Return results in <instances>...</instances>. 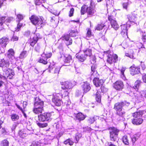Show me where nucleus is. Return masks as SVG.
<instances>
[{
  "instance_id": "nucleus-1",
  "label": "nucleus",
  "mask_w": 146,
  "mask_h": 146,
  "mask_svg": "<svg viewBox=\"0 0 146 146\" xmlns=\"http://www.w3.org/2000/svg\"><path fill=\"white\" fill-rule=\"evenodd\" d=\"M30 19L32 23L35 25H37L38 29L40 28L42 26L43 22L41 18L32 15Z\"/></svg>"
},
{
  "instance_id": "nucleus-2",
  "label": "nucleus",
  "mask_w": 146,
  "mask_h": 146,
  "mask_svg": "<svg viewBox=\"0 0 146 146\" xmlns=\"http://www.w3.org/2000/svg\"><path fill=\"white\" fill-rule=\"evenodd\" d=\"M110 137L111 141H115L117 140V135L119 131L115 127H110L109 129Z\"/></svg>"
},
{
  "instance_id": "nucleus-3",
  "label": "nucleus",
  "mask_w": 146,
  "mask_h": 146,
  "mask_svg": "<svg viewBox=\"0 0 146 146\" xmlns=\"http://www.w3.org/2000/svg\"><path fill=\"white\" fill-rule=\"evenodd\" d=\"M62 98V95L60 94H54L53 95L52 100L55 104L57 106H60L62 104L61 99Z\"/></svg>"
},
{
  "instance_id": "nucleus-4",
  "label": "nucleus",
  "mask_w": 146,
  "mask_h": 146,
  "mask_svg": "<svg viewBox=\"0 0 146 146\" xmlns=\"http://www.w3.org/2000/svg\"><path fill=\"white\" fill-rule=\"evenodd\" d=\"M62 83V88L63 90H64V97L68 98V95L69 94L68 91L73 87V86L72 83L69 82H63Z\"/></svg>"
},
{
  "instance_id": "nucleus-5",
  "label": "nucleus",
  "mask_w": 146,
  "mask_h": 146,
  "mask_svg": "<svg viewBox=\"0 0 146 146\" xmlns=\"http://www.w3.org/2000/svg\"><path fill=\"white\" fill-rule=\"evenodd\" d=\"M9 65V61L4 59H0V67H2L4 71L6 70L7 71V69Z\"/></svg>"
},
{
  "instance_id": "nucleus-6",
  "label": "nucleus",
  "mask_w": 146,
  "mask_h": 146,
  "mask_svg": "<svg viewBox=\"0 0 146 146\" xmlns=\"http://www.w3.org/2000/svg\"><path fill=\"white\" fill-rule=\"evenodd\" d=\"M125 111L124 109L116 111L117 116L116 117L118 121H123L125 119L124 118Z\"/></svg>"
},
{
  "instance_id": "nucleus-7",
  "label": "nucleus",
  "mask_w": 146,
  "mask_h": 146,
  "mask_svg": "<svg viewBox=\"0 0 146 146\" xmlns=\"http://www.w3.org/2000/svg\"><path fill=\"white\" fill-rule=\"evenodd\" d=\"M14 52L13 49H10L8 51L7 56L10 61L12 63L13 62L16 60V58L14 56Z\"/></svg>"
},
{
  "instance_id": "nucleus-8",
  "label": "nucleus",
  "mask_w": 146,
  "mask_h": 146,
  "mask_svg": "<svg viewBox=\"0 0 146 146\" xmlns=\"http://www.w3.org/2000/svg\"><path fill=\"white\" fill-rule=\"evenodd\" d=\"M130 71L131 75H134L140 73V69L138 67H136L134 65H133L130 67Z\"/></svg>"
},
{
  "instance_id": "nucleus-9",
  "label": "nucleus",
  "mask_w": 146,
  "mask_h": 146,
  "mask_svg": "<svg viewBox=\"0 0 146 146\" xmlns=\"http://www.w3.org/2000/svg\"><path fill=\"white\" fill-rule=\"evenodd\" d=\"M43 102L39 99V98H36L34 104V108H41L42 109H43Z\"/></svg>"
},
{
  "instance_id": "nucleus-10",
  "label": "nucleus",
  "mask_w": 146,
  "mask_h": 146,
  "mask_svg": "<svg viewBox=\"0 0 146 146\" xmlns=\"http://www.w3.org/2000/svg\"><path fill=\"white\" fill-rule=\"evenodd\" d=\"M95 12L94 9V6L93 5L92 1H91L90 6L89 7H88L87 12L88 16L90 17L92 16Z\"/></svg>"
},
{
  "instance_id": "nucleus-11",
  "label": "nucleus",
  "mask_w": 146,
  "mask_h": 146,
  "mask_svg": "<svg viewBox=\"0 0 146 146\" xmlns=\"http://www.w3.org/2000/svg\"><path fill=\"white\" fill-rule=\"evenodd\" d=\"M65 59L64 60L65 66L71 65L73 62L71 56L70 55H66L65 56Z\"/></svg>"
},
{
  "instance_id": "nucleus-12",
  "label": "nucleus",
  "mask_w": 146,
  "mask_h": 146,
  "mask_svg": "<svg viewBox=\"0 0 146 146\" xmlns=\"http://www.w3.org/2000/svg\"><path fill=\"white\" fill-rule=\"evenodd\" d=\"M124 85L122 81H118L116 82L113 85L114 88L116 90H120L123 87Z\"/></svg>"
},
{
  "instance_id": "nucleus-13",
  "label": "nucleus",
  "mask_w": 146,
  "mask_h": 146,
  "mask_svg": "<svg viewBox=\"0 0 146 146\" xmlns=\"http://www.w3.org/2000/svg\"><path fill=\"white\" fill-rule=\"evenodd\" d=\"M41 37L38 33L36 34L35 35L34 37L32 39L30 40V45L33 46L36 43L38 39L41 38Z\"/></svg>"
},
{
  "instance_id": "nucleus-14",
  "label": "nucleus",
  "mask_w": 146,
  "mask_h": 146,
  "mask_svg": "<svg viewBox=\"0 0 146 146\" xmlns=\"http://www.w3.org/2000/svg\"><path fill=\"white\" fill-rule=\"evenodd\" d=\"M82 88L84 93H86L91 89V87L90 84L87 82H84L82 84Z\"/></svg>"
},
{
  "instance_id": "nucleus-15",
  "label": "nucleus",
  "mask_w": 146,
  "mask_h": 146,
  "mask_svg": "<svg viewBox=\"0 0 146 146\" xmlns=\"http://www.w3.org/2000/svg\"><path fill=\"white\" fill-rule=\"evenodd\" d=\"M9 41V38L6 37H3L0 39V44L1 46L4 48L5 47Z\"/></svg>"
},
{
  "instance_id": "nucleus-16",
  "label": "nucleus",
  "mask_w": 146,
  "mask_h": 146,
  "mask_svg": "<svg viewBox=\"0 0 146 146\" xmlns=\"http://www.w3.org/2000/svg\"><path fill=\"white\" fill-rule=\"evenodd\" d=\"M93 81L94 85L96 87L102 86L104 83V80H99L98 78H94Z\"/></svg>"
},
{
  "instance_id": "nucleus-17",
  "label": "nucleus",
  "mask_w": 146,
  "mask_h": 146,
  "mask_svg": "<svg viewBox=\"0 0 146 146\" xmlns=\"http://www.w3.org/2000/svg\"><path fill=\"white\" fill-rule=\"evenodd\" d=\"M132 122L134 125H139L142 123L143 122V119L141 118H135L132 120Z\"/></svg>"
},
{
  "instance_id": "nucleus-18",
  "label": "nucleus",
  "mask_w": 146,
  "mask_h": 146,
  "mask_svg": "<svg viewBox=\"0 0 146 146\" xmlns=\"http://www.w3.org/2000/svg\"><path fill=\"white\" fill-rule=\"evenodd\" d=\"M124 104L123 102L116 103L115 104L114 109L116 111L123 110V107L124 106Z\"/></svg>"
},
{
  "instance_id": "nucleus-19",
  "label": "nucleus",
  "mask_w": 146,
  "mask_h": 146,
  "mask_svg": "<svg viewBox=\"0 0 146 146\" xmlns=\"http://www.w3.org/2000/svg\"><path fill=\"white\" fill-rule=\"evenodd\" d=\"M137 14L135 13L131 14L128 15V18L130 22H135L137 20Z\"/></svg>"
},
{
  "instance_id": "nucleus-20",
  "label": "nucleus",
  "mask_w": 146,
  "mask_h": 146,
  "mask_svg": "<svg viewBox=\"0 0 146 146\" xmlns=\"http://www.w3.org/2000/svg\"><path fill=\"white\" fill-rule=\"evenodd\" d=\"M121 34L123 36L127 35V25H123L121 26Z\"/></svg>"
},
{
  "instance_id": "nucleus-21",
  "label": "nucleus",
  "mask_w": 146,
  "mask_h": 146,
  "mask_svg": "<svg viewBox=\"0 0 146 146\" xmlns=\"http://www.w3.org/2000/svg\"><path fill=\"white\" fill-rule=\"evenodd\" d=\"M62 39H65L66 40L65 42L67 45L71 44L72 42V40L71 38L68 35L64 36L62 38Z\"/></svg>"
},
{
  "instance_id": "nucleus-22",
  "label": "nucleus",
  "mask_w": 146,
  "mask_h": 146,
  "mask_svg": "<svg viewBox=\"0 0 146 146\" xmlns=\"http://www.w3.org/2000/svg\"><path fill=\"white\" fill-rule=\"evenodd\" d=\"M83 53L82 54H80L78 55L76 57L81 62L84 61L86 58V56Z\"/></svg>"
},
{
  "instance_id": "nucleus-23",
  "label": "nucleus",
  "mask_w": 146,
  "mask_h": 146,
  "mask_svg": "<svg viewBox=\"0 0 146 146\" xmlns=\"http://www.w3.org/2000/svg\"><path fill=\"white\" fill-rule=\"evenodd\" d=\"M143 111H139L138 112H136L133 114V116L135 118H140L143 115Z\"/></svg>"
},
{
  "instance_id": "nucleus-24",
  "label": "nucleus",
  "mask_w": 146,
  "mask_h": 146,
  "mask_svg": "<svg viewBox=\"0 0 146 146\" xmlns=\"http://www.w3.org/2000/svg\"><path fill=\"white\" fill-rule=\"evenodd\" d=\"M111 27L115 30H117L119 28V25L117 24L116 21L115 20L111 21Z\"/></svg>"
},
{
  "instance_id": "nucleus-25",
  "label": "nucleus",
  "mask_w": 146,
  "mask_h": 146,
  "mask_svg": "<svg viewBox=\"0 0 146 146\" xmlns=\"http://www.w3.org/2000/svg\"><path fill=\"white\" fill-rule=\"evenodd\" d=\"M45 55L44 54H42L41 55V57L39 60L38 62H39L42 63L44 64H46L47 62V59L45 57Z\"/></svg>"
},
{
  "instance_id": "nucleus-26",
  "label": "nucleus",
  "mask_w": 146,
  "mask_h": 146,
  "mask_svg": "<svg viewBox=\"0 0 146 146\" xmlns=\"http://www.w3.org/2000/svg\"><path fill=\"white\" fill-rule=\"evenodd\" d=\"M76 118L79 121L83 120L85 119V117L81 113H79L75 114Z\"/></svg>"
},
{
  "instance_id": "nucleus-27",
  "label": "nucleus",
  "mask_w": 146,
  "mask_h": 146,
  "mask_svg": "<svg viewBox=\"0 0 146 146\" xmlns=\"http://www.w3.org/2000/svg\"><path fill=\"white\" fill-rule=\"evenodd\" d=\"M101 92L97 91L95 94V98L96 101L99 103L101 102Z\"/></svg>"
},
{
  "instance_id": "nucleus-28",
  "label": "nucleus",
  "mask_w": 146,
  "mask_h": 146,
  "mask_svg": "<svg viewBox=\"0 0 146 146\" xmlns=\"http://www.w3.org/2000/svg\"><path fill=\"white\" fill-rule=\"evenodd\" d=\"M45 118L46 121H50L52 119V115L50 113H44Z\"/></svg>"
},
{
  "instance_id": "nucleus-29",
  "label": "nucleus",
  "mask_w": 146,
  "mask_h": 146,
  "mask_svg": "<svg viewBox=\"0 0 146 146\" xmlns=\"http://www.w3.org/2000/svg\"><path fill=\"white\" fill-rule=\"evenodd\" d=\"M43 109H42L41 108H34L33 109V111L35 113L38 114L41 113L43 111Z\"/></svg>"
},
{
  "instance_id": "nucleus-30",
  "label": "nucleus",
  "mask_w": 146,
  "mask_h": 146,
  "mask_svg": "<svg viewBox=\"0 0 146 146\" xmlns=\"http://www.w3.org/2000/svg\"><path fill=\"white\" fill-rule=\"evenodd\" d=\"M11 120L13 121H16L19 119V116L18 114L16 113H13L11 115Z\"/></svg>"
},
{
  "instance_id": "nucleus-31",
  "label": "nucleus",
  "mask_w": 146,
  "mask_h": 146,
  "mask_svg": "<svg viewBox=\"0 0 146 146\" xmlns=\"http://www.w3.org/2000/svg\"><path fill=\"white\" fill-rule=\"evenodd\" d=\"M126 69V68L124 67H122L121 70V77L124 80H125L126 79V77L124 74V72Z\"/></svg>"
},
{
  "instance_id": "nucleus-32",
  "label": "nucleus",
  "mask_w": 146,
  "mask_h": 146,
  "mask_svg": "<svg viewBox=\"0 0 146 146\" xmlns=\"http://www.w3.org/2000/svg\"><path fill=\"white\" fill-rule=\"evenodd\" d=\"M83 53L85 54V55L87 56H90L92 54V50L91 49H87L85 50H84Z\"/></svg>"
},
{
  "instance_id": "nucleus-33",
  "label": "nucleus",
  "mask_w": 146,
  "mask_h": 146,
  "mask_svg": "<svg viewBox=\"0 0 146 146\" xmlns=\"http://www.w3.org/2000/svg\"><path fill=\"white\" fill-rule=\"evenodd\" d=\"M141 82L140 80H137L134 83V86H133V88L137 90H138V89L140 86Z\"/></svg>"
},
{
  "instance_id": "nucleus-34",
  "label": "nucleus",
  "mask_w": 146,
  "mask_h": 146,
  "mask_svg": "<svg viewBox=\"0 0 146 146\" xmlns=\"http://www.w3.org/2000/svg\"><path fill=\"white\" fill-rule=\"evenodd\" d=\"M103 0H98V2H100L102 1ZM106 6L107 7H111L113 5V1L112 0H105Z\"/></svg>"
},
{
  "instance_id": "nucleus-35",
  "label": "nucleus",
  "mask_w": 146,
  "mask_h": 146,
  "mask_svg": "<svg viewBox=\"0 0 146 146\" xmlns=\"http://www.w3.org/2000/svg\"><path fill=\"white\" fill-rule=\"evenodd\" d=\"M93 37V35L91 32V31L90 29H88L86 34V38L87 39H89V38H92Z\"/></svg>"
},
{
  "instance_id": "nucleus-36",
  "label": "nucleus",
  "mask_w": 146,
  "mask_h": 146,
  "mask_svg": "<svg viewBox=\"0 0 146 146\" xmlns=\"http://www.w3.org/2000/svg\"><path fill=\"white\" fill-rule=\"evenodd\" d=\"M91 78H98L99 74L97 71H94V72H91Z\"/></svg>"
},
{
  "instance_id": "nucleus-37",
  "label": "nucleus",
  "mask_w": 146,
  "mask_h": 146,
  "mask_svg": "<svg viewBox=\"0 0 146 146\" xmlns=\"http://www.w3.org/2000/svg\"><path fill=\"white\" fill-rule=\"evenodd\" d=\"M43 144L40 141H33L32 143L31 146H42Z\"/></svg>"
},
{
  "instance_id": "nucleus-38",
  "label": "nucleus",
  "mask_w": 146,
  "mask_h": 146,
  "mask_svg": "<svg viewBox=\"0 0 146 146\" xmlns=\"http://www.w3.org/2000/svg\"><path fill=\"white\" fill-rule=\"evenodd\" d=\"M88 6L86 5H83L81 7V13L82 14H84L87 12Z\"/></svg>"
},
{
  "instance_id": "nucleus-39",
  "label": "nucleus",
  "mask_w": 146,
  "mask_h": 146,
  "mask_svg": "<svg viewBox=\"0 0 146 146\" xmlns=\"http://www.w3.org/2000/svg\"><path fill=\"white\" fill-rule=\"evenodd\" d=\"M107 62L110 64L112 63L113 62V58L112 55L111 54H109L108 56Z\"/></svg>"
},
{
  "instance_id": "nucleus-40",
  "label": "nucleus",
  "mask_w": 146,
  "mask_h": 146,
  "mask_svg": "<svg viewBox=\"0 0 146 146\" xmlns=\"http://www.w3.org/2000/svg\"><path fill=\"white\" fill-rule=\"evenodd\" d=\"M27 52L26 51H23L21 52L20 54L19 58L23 59L26 57L27 56Z\"/></svg>"
},
{
  "instance_id": "nucleus-41",
  "label": "nucleus",
  "mask_w": 146,
  "mask_h": 146,
  "mask_svg": "<svg viewBox=\"0 0 146 146\" xmlns=\"http://www.w3.org/2000/svg\"><path fill=\"white\" fill-rule=\"evenodd\" d=\"M123 141L125 145H128L129 144V141L127 139V136L125 135L123 137Z\"/></svg>"
},
{
  "instance_id": "nucleus-42",
  "label": "nucleus",
  "mask_w": 146,
  "mask_h": 146,
  "mask_svg": "<svg viewBox=\"0 0 146 146\" xmlns=\"http://www.w3.org/2000/svg\"><path fill=\"white\" fill-rule=\"evenodd\" d=\"M38 120L40 121H46L45 116H44V113L42 114H40L38 115Z\"/></svg>"
},
{
  "instance_id": "nucleus-43",
  "label": "nucleus",
  "mask_w": 146,
  "mask_h": 146,
  "mask_svg": "<svg viewBox=\"0 0 146 146\" xmlns=\"http://www.w3.org/2000/svg\"><path fill=\"white\" fill-rule=\"evenodd\" d=\"M37 124L39 127L41 128H43L46 127L48 125L47 123H41L37 122Z\"/></svg>"
},
{
  "instance_id": "nucleus-44",
  "label": "nucleus",
  "mask_w": 146,
  "mask_h": 146,
  "mask_svg": "<svg viewBox=\"0 0 146 146\" xmlns=\"http://www.w3.org/2000/svg\"><path fill=\"white\" fill-rule=\"evenodd\" d=\"M6 17L5 16H2L0 17V25H1L3 24L5 22V19Z\"/></svg>"
},
{
  "instance_id": "nucleus-45",
  "label": "nucleus",
  "mask_w": 146,
  "mask_h": 146,
  "mask_svg": "<svg viewBox=\"0 0 146 146\" xmlns=\"http://www.w3.org/2000/svg\"><path fill=\"white\" fill-rule=\"evenodd\" d=\"M105 26V25L103 24H98L96 27V29L97 30L100 31Z\"/></svg>"
},
{
  "instance_id": "nucleus-46",
  "label": "nucleus",
  "mask_w": 146,
  "mask_h": 146,
  "mask_svg": "<svg viewBox=\"0 0 146 146\" xmlns=\"http://www.w3.org/2000/svg\"><path fill=\"white\" fill-rule=\"evenodd\" d=\"M1 146H9V142L6 140H4L1 143Z\"/></svg>"
},
{
  "instance_id": "nucleus-47",
  "label": "nucleus",
  "mask_w": 146,
  "mask_h": 146,
  "mask_svg": "<svg viewBox=\"0 0 146 146\" xmlns=\"http://www.w3.org/2000/svg\"><path fill=\"white\" fill-rule=\"evenodd\" d=\"M15 73L11 71L9 72L7 76V78L9 79H11L14 75Z\"/></svg>"
},
{
  "instance_id": "nucleus-48",
  "label": "nucleus",
  "mask_w": 146,
  "mask_h": 146,
  "mask_svg": "<svg viewBox=\"0 0 146 146\" xmlns=\"http://www.w3.org/2000/svg\"><path fill=\"white\" fill-rule=\"evenodd\" d=\"M90 57L91 63L94 64L96 62V57L94 56H90Z\"/></svg>"
},
{
  "instance_id": "nucleus-49",
  "label": "nucleus",
  "mask_w": 146,
  "mask_h": 146,
  "mask_svg": "<svg viewBox=\"0 0 146 146\" xmlns=\"http://www.w3.org/2000/svg\"><path fill=\"white\" fill-rule=\"evenodd\" d=\"M77 34L78 33L77 32L74 30H71L69 33V35L75 37L76 36Z\"/></svg>"
},
{
  "instance_id": "nucleus-50",
  "label": "nucleus",
  "mask_w": 146,
  "mask_h": 146,
  "mask_svg": "<svg viewBox=\"0 0 146 146\" xmlns=\"http://www.w3.org/2000/svg\"><path fill=\"white\" fill-rule=\"evenodd\" d=\"M140 95L143 98L146 99V90H143L140 92Z\"/></svg>"
},
{
  "instance_id": "nucleus-51",
  "label": "nucleus",
  "mask_w": 146,
  "mask_h": 146,
  "mask_svg": "<svg viewBox=\"0 0 146 146\" xmlns=\"http://www.w3.org/2000/svg\"><path fill=\"white\" fill-rule=\"evenodd\" d=\"M19 133L20 137L23 138L25 137L27 135L26 133H25L23 132V131L22 130H20L19 131Z\"/></svg>"
},
{
  "instance_id": "nucleus-52",
  "label": "nucleus",
  "mask_w": 146,
  "mask_h": 146,
  "mask_svg": "<svg viewBox=\"0 0 146 146\" xmlns=\"http://www.w3.org/2000/svg\"><path fill=\"white\" fill-rule=\"evenodd\" d=\"M16 105L17 107L22 111V113H23V115L24 116L25 118H26L27 117V115L24 113V111L23 110L22 108L19 105L17 104H16Z\"/></svg>"
},
{
  "instance_id": "nucleus-53",
  "label": "nucleus",
  "mask_w": 146,
  "mask_h": 146,
  "mask_svg": "<svg viewBox=\"0 0 146 146\" xmlns=\"http://www.w3.org/2000/svg\"><path fill=\"white\" fill-rule=\"evenodd\" d=\"M46 0H35V3L36 5H39L41 3H44Z\"/></svg>"
},
{
  "instance_id": "nucleus-54",
  "label": "nucleus",
  "mask_w": 146,
  "mask_h": 146,
  "mask_svg": "<svg viewBox=\"0 0 146 146\" xmlns=\"http://www.w3.org/2000/svg\"><path fill=\"white\" fill-rule=\"evenodd\" d=\"M131 54L129 53H127L125 54V55L126 56L129 57L130 58H133L134 57L133 55V51L131 50Z\"/></svg>"
},
{
  "instance_id": "nucleus-55",
  "label": "nucleus",
  "mask_w": 146,
  "mask_h": 146,
  "mask_svg": "<svg viewBox=\"0 0 146 146\" xmlns=\"http://www.w3.org/2000/svg\"><path fill=\"white\" fill-rule=\"evenodd\" d=\"M112 55L113 56V62H116L118 60L117 56L115 54H113Z\"/></svg>"
},
{
  "instance_id": "nucleus-56",
  "label": "nucleus",
  "mask_w": 146,
  "mask_h": 146,
  "mask_svg": "<svg viewBox=\"0 0 146 146\" xmlns=\"http://www.w3.org/2000/svg\"><path fill=\"white\" fill-rule=\"evenodd\" d=\"M19 39V37L16 35H13L11 38V40L13 41H17Z\"/></svg>"
},
{
  "instance_id": "nucleus-57",
  "label": "nucleus",
  "mask_w": 146,
  "mask_h": 146,
  "mask_svg": "<svg viewBox=\"0 0 146 146\" xmlns=\"http://www.w3.org/2000/svg\"><path fill=\"white\" fill-rule=\"evenodd\" d=\"M13 19L12 17H8L7 19L5 20V23H6V24L7 25V23H9L11 22V21H12L13 20Z\"/></svg>"
},
{
  "instance_id": "nucleus-58",
  "label": "nucleus",
  "mask_w": 146,
  "mask_h": 146,
  "mask_svg": "<svg viewBox=\"0 0 146 146\" xmlns=\"http://www.w3.org/2000/svg\"><path fill=\"white\" fill-rule=\"evenodd\" d=\"M132 141L133 143H134L137 141L136 135H133L131 136Z\"/></svg>"
},
{
  "instance_id": "nucleus-59",
  "label": "nucleus",
  "mask_w": 146,
  "mask_h": 146,
  "mask_svg": "<svg viewBox=\"0 0 146 146\" xmlns=\"http://www.w3.org/2000/svg\"><path fill=\"white\" fill-rule=\"evenodd\" d=\"M22 25V24L20 23L19 22V23L17 24V28L16 29L15 31H19Z\"/></svg>"
},
{
  "instance_id": "nucleus-60",
  "label": "nucleus",
  "mask_w": 146,
  "mask_h": 146,
  "mask_svg": "<svg viewBox=\"0 0 146 146\" xmlns=\"http://www.w3.org/2000/svg\"><path fill=\"white\" fill-rule=\"evenodd\" d=\"M17 17L18 19L19 22L21 20H22L23 18V16L21 14H18Z\"/></svg>"
},
{
  "instance_id": "nucleus-61",
  "label": "nucleus",
  "mask_w": 146,
  "mask_h": 146,
  "mask_svg": "<svg viewBox=\"0 0 146 146\" xmlns=\"http://www.w3.org/2000/svg\"><path fill=\"white\" fill-rule=\"evenodd\" d=\"M137 46L139 49L143 47V45L142 43L139 42L137 43Z\"/></svg>"
},
{
  "instance_id": "nucleus-62",
  "label": "nucleus",
  "mask_w": 146,
  "mask_h": 146,
  "mask_svg": "<svg viewBox=\"0 0 146 146\" xmlns=\"http://www.w3.org/2000/svg\"><path fill=\"white\" fill-rule=\"evenodd\" d=\"M43 54H44L45 55V57L47 59L48 58H50L52 56V53L51 52H50L48 53H45L44 52Z\"/></svg>"
},
{
  "instance_id": "nucleus-63",
  "label": "nucleus",
  "mask_w": 146,
  "mask_h": 146,
  "mask_svg": "<svg viewBox=\"0 0 146 146\" xmlns=\"http://www.w3.org/2000/svg\"><path fill=\"white\" fill-rule=\"evenodd\" d=\"M97 68L96 65H93L91 67V72H94V71H97L96 70Z\"/></svg>"
},
{
  "instance_id": "nucleus-64",
  "label": "nucleus",
  "mask_w": 146,
  "mask_h": 146,
  "mask_svg": "<svg viewBox=\"0 0 146 146\" xmlns=\"http://www.w3.org/2000/svg\"><path fill=\"white\" fill-rule=\"evenodd\" d=\"M74 9L73 8H71L70 11H69V16L70 17H71L73 15V14L74 13Z\"/></svg>"
}]
</instances>
